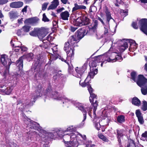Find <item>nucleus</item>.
I'll return each mask as SVG.
<instances>
[{
    "label": "nucleus",
    "mask_w": 147,
    "mask_h": 147,
    "mask_svg": "<svg viewBox=\"0 0 147 147\" xmlns=\"http://www.w3.org/2000/svg\"><path fill=\"white\" fill-rule=\"evenodd\" d=\"M52 45H53V47L51 48V50L54 55L51 54L50 55L48 56V57L49 58H50V59H49L50 61L48 62V64H51L52 61L55 60H51V56L52 55H53L55 57H57L58 55H59L58 54H57V51L58 50V48L57 47V45H55H55L54 44H52Z\"/></svg>",
    "instance_id": "obj_20"
},
{
    "label": "nucleus",
    "mask_w": 147,
    "mask_h": 147,
    "mask_svg": "<svg viewBox=\"0 0 147 147\" xmlns=\"http://www.w3.org/2000/svg\"><path fill=\"white\" fill-rule=\"evenodd\" d=\"M15 39H12L11 40L10 44L13 46V47L17 48L15 49V51L16 52H18L20 50V47L17 46L16 44L18 43H20V45H22L20 42L16 41L14 40Z\"/></svg>",
    "instance_id": "obj_30"
},
{
    "label": "nucleus",
    "mask_w": 147,
    "mask_h": 147,
    "mask_svg": "<svg viewBox=\"0 0 147 147\" xmlns=\"http://www.w3.org/2000/svg\"><path fill=\"white\" fill-rule=\"evenodd\" d=\"M69 134L70 136L67 135L68 139H70V143H68L67 147H77L78 146V140L79 133L74 131Z\"/></svg>",
    "instance_id": "obj_9"
},
{
    "label": "nucleus",
    "mask_w": 147,
    "mask_h": 147,
    "mask_svg": "<svg viewBox=\"0 0 147 147\" xmlns=\"http://www.w3.org/2000/svg\"><path fill=\"white\" fill-rule=\"evenodd\" d=\"M76 131V128L74 127L73 126H71L68 127L66 129L64 130L63 131V133L67 132H73L75 131Z\"/></svg>",
    "instance_id": "obj_41"
},
{
    "label": "nucleus",
    "mask_w": 147,
    "mask_h": 147,
    "mask_svg": "<svg viewBox=\"0 0 147 147\" xmlns=\"http://www.w3.org/2000/svg\"><path fill=\"white\" fill-rule=\"evenodd\" d=\"M87 88L90 94L91 93H92L93 90L92 88L90 85L89 84L87 86Z\"/></svg>",
    "instance_id": "obj_60"
},
{
    "label": "nucleus",
    "mask_w": 147,
    "mask_h": 147,
    "mask_svg": "<svg viewBox=\"0 0 147 147\" xmlns=\"http://www.w3.org/2000/svg\"><path fill=\"white\" fill-rule=\"evenodd\" d=\"M129 48L133 49L134 51L138 47V44L135 41L133 40L130 39Z\"/></svg>",
    "instance_id": "obj_35"
},
{
    "label": "nucleus",
    "mask_w": 147,
    "mask_h": 147,
    "mask_svg": "<svg viewBox=\"0 0 147 147\" xmlns=\"http://www.w3.org/2000/svg\"><path fill=\"white\" fill-rule=\"evenodd\" d=\"M74 49L70 47V50L66 51L67 57L66 60L69 61L70 60L71 61V60H73L74 54Z\"/></svg>",
    "instance_id": "obj_21"
},
{
    "label": "nucleus",
    "mask_w": 147,
    "mask_h": 147,
    "mask_svg": "<svg viewBox=\"0 0 147 147\" xmlns=\"http://www.w3.org/2000/svg\"><path fill=\"white\" fill-rule=\"evenodd\" d=\"M94 106L93 108V115L91 114V112L92 111V108L86 106H84L82 105L81 103H78L76 104V107L78 108V109L80 110L83 114V119L82 122H84L86 118L87 113H88L90 117L94 119V126L98 130H99L100 127V125L99 123V121L98 122L95 120L96 119V111L97 109V102L96 101L93 104Z\"/></svg>",
    "instance_id": "obj_2"
},
{
    "label": "nucleus",
    "mask_w": 147,
    "mask_h": 147,
    "mask_svg": "<svg viewBox=\"0 0 147 147\" xmlns=\"http://www.w3.org/2000/svg\"><path fill=\"white\" fill-rule=\"evenodd\" d=\"M40 60H37V61L36 62L32 65V71H34L36 72L35 73V77L36 79H40L44 77L46 74L44 71L42 67L40 66L39 64Z\"/></svg>",
    "instance_id": "obj_8"
},
{
    "label": "nucleus",
    "mask_w": 147,
    "mask_h": 147,
    "mask_svg": "<svg viewBox=\"0 0 147 147\" xmlns=\"http://www.w3.org/2000/svg\"><path fill=\"white\" fill-rule=\"evenodd\" d=\"M40 40V41H42V42L44 43H46L47 42V41H49V38H52L53 39H54V37H39Z\"/></svg>",
    "instance_id": "obj_44"
},
{
    "label": "nucleus",
    "mask_w": 147,
    "mask_h": 147,
    "mask_svg": "<svg viewBox=\"0 0 147 147\" xmlns=\"http://www.w3.org/2000/svg\"><path fill=\"white\" fill-rule=\"evenodd\" d=\"M92 23L93 26L91 27H89V30H92L94 32H95L96 31V29L98 25V22L97 20L94 19V18L92 17Z\"/></svg>",
    "instance_id": "obj_24"
},
{
    "label": "nucleus",
    "mask_w": 147,
    "mask_h": 147,
    "mask_svg": "<svg viewBox=\"0 0 147 147\" xmlns=\"http://www.w3.org/2000/svg\"><path fill=\"white\" fill-rule=\"evenodd\" d=\"M31 28V26L28 25H24L22 27V30L25 32H28L30 31V29Z\"/></svg>",
    "instance_id": "obj_43"
},
{
    "label": "nucleus",
    "mask_w": 147,
    "mask_h": 147,
    "mask_svg": "<svg viewBox=\"0 0 147 147\" xmlns=\"http://www.w3.org/2000/svg\"><path fill=\"white\" fill-rule=\"evenodd\" d=\"M87 34V32H86V30L82 28L78 30L75 33L76 35H77V37H84Z\"/></svg>",
    "instance_id": "obj_26"
},
{
    "label": "nucleus",
    "mask_w": 147,
    "mask_h": 147,
    "mask_svg": "<svg viewBox=\"0 0 147 147\" xmlns=\"http://www.w3.org/2000/svg\"><path fill=\"white\" fill-rule=\"evenodd\" d=\"M11 75L12 76V78H11V80L14 79L15 80L17 79L20 76V75L16 73H13Z\"/></svg>",
    "instance_id": "obj_46"
},
{
    "label": "nucleus",
    "mask_w": 147,
    "mask_h": 147,
    "mask_svg": "<svg viewBox=\"0 0 147 147\" xmlns=\"http://www.w3.org/2000/svg\"><path fill=\"white\" fill-rule=\"evenodd\" d=\"M48 29L41 27L40 28V36L45 37L49 33Z\"/></svg>",
    "instance_id": "obj_33"
},
{
    "label": "nucleus",
    "mask_w": 147,
    "mask_h": 147,
    "mask_svg": "<svg viewBox=\"0 0 147 147\" xmlns=\"http://www.w3.org/2000/svg\"><path fill=\"white\" fill-rule=\"evenodd\" d=\"M45 96H46L52 98L54 99L60 100H64L65 101H63V103H64L65 102H71L72 101L71 99H70L65 96L61 97L59 96V93L57 92L53 91L51 88V85L50 84H49L46 90L45 93H44Z\"/></svg>",
    "instance_id": "obj_7"
},
{
    "label": "nucleus",
    "mask_w": 147,
    "mask_h": 147,
    "mask_svg": "<svg viewBox=\"0 0 147 147\" xmlns=\"http://www.w3.org/2000/svg\"><path fill=\"white\" fill-rule=\"evenodd\" d=\"M136 114L137 117L142 116L141 113L139 110H137L136 111Z\"/></svg>",
    "instance_id": "obj_59"
},
{
    "label": "nucleus",
    "mask_w": 147,
    "mask_h": 147,
    "mask_svg": "<svg viewBox=\"0 0 147 147\" xmlns=\"http://www.w3.org/2000/svg\"><path fill=\"white\" fill-rule=\"evenodd\" d=\"M131 79L134 82H136L137 85L141 88V91L144 95L147 94V79L142 75L138 76L137 80V74L136 72L133 71L130 74Z\"/></svg>",
    "instance_id": "obj_4"
},
{
    "label": "nucleus",
    "mask_w": 147,
    "mask_h": 147,
    "mask_svg": "<svg viewBox=\"0 0 147 147\" xmlns=\"http://www.w3.org/2000/svg\"><path fill=\"white\" fill-rule=\"evenodd\" d=\"M102 117H100L101 118H102V119H105V118L107 116V115L106 113H105V111H103L102 112Z\"/></svg>",
    "instance_id": "obj_62"
},
{
    "label": "nucleus",
    "mask_w": 147,
    "mask_h": 147,
    "mask_svg": "<svg viewBox=\"0 0 147 147\" xmlns=\"http://www.w3.org/2000/svg\"><path fill=\"white\" fill-rule=\"evenodd\" d=\"M59 4V2L58 0H53L52 2V3L47 8V10L53 9H55Z\"/></svg>",
    "instance_id": "obj_29"
},
{
    "label": "nucleus",
    "mask_w": 147,
    "mask_h": 147,
    "mask_svg": "<svg viewBox=\"0 0 147 147\" xmlns=\"http://www.w3.org/2000/svg\"><path fill=\"white\" fill-rule=\"evenodd\" d=\"M43 88L40 85H38L36 90L25 99H20L17 101V108L22 111L26 108H28L33 105L37 98L42 94Z\"/></svg>",
    "instance_id": "obj_1"
},
{
    "label": "nucleus",
    "mask_w": 147,
    "mask_h": 147,
    "mask_svg": "<svg viewBox=\"0 0 147 147\" xmlns=\"http://www.w3.org/2000/svg\"><path fill=\"white\" fill-rule=\"evenodd\" d=\"M13 87L11 86H9L6 84H0V90L3 93L7 95L9 94L11 92Z\"/></svg>",
    "instance_id": "obj_15"
},
{
    "label": "nucleus",
    "mask_w": 147,
    "mask_h": 147,
    "mask_svg": "<svg viewBox=\"0 0 147 147\" xmlns=\"http://www.w3.org/2000/svg\"><path fill=\"white\" fill-rule=\"evenodd\" d=\"M24 121V123L26 124L28 127L31 129H33L34 130L40 131V134H39L40 136H41V138H43V140L47 139L48 137H49L50 138L53 137V133L48 132L45 130L40 129L39 125L37 123L29 119H25Z\"/></svg>",
    "instance_id": "obj_3"
},
{
    "label": "nucleus",
    "mask_w": 147,
    "mask_h": 147,
    "mask_svg": "<svg viewBox=\"0 0 147 147\" xmlns=\"http://www.w3.org/2000/svg\"><path fill=\"white\" fill-rule=\"evenodd\" d=\"M105 13L106 14L105 15L106 19V23L107 24H109L110 20L112 19L113 20V19L111 16V13L109 11L107 8H106Z\"/></svg>",
    "instance_id": "obj_27"
},
{
    "label": "nucleus",
    "mask_w": 147,
    "mask_h": 147,
    "mask_svg": "<svg viewBox=\"0 0 147 147\" xmlns=\"http://www.w3.org/2000/svg\"><path fill=\"white\" fill-rule=\"evenodd\" d=\"M9 14L11 19L15 18L16 16V13L13 11H11L9 12Z\"/></svg>",
    "instance_id": "obj_52"
},
{
    "label": "nucleus",
    "mask_w": 147,
    "mask_h": 147,
    "mask_svg": "<svg viewBox=\"0 0 147 147\" xmlns=\"http://www.w3.org/2000/svg\"><path fill=\"white\" fill-rule=\"evenodd\" d=\"M70 44L69 43V42L68 41L66 42L64 45V47L63 48V49L64 51H66L67 50H68L69 49V45H70Z\"/></svg>",
    "instance_id": "obj_45"
},
{
    "label": "nucleus",
    "mask_w": 147,
    "mask_h": 147,
    "mask_svg": "<svg viewBox=\"0 0 147 147\" xmlns=\"http://www.w3.org/2000/svg\"><path fill=\"white\" fill-rule=\"evenodd\" d=\"M138 121L140 123L142 124L144 123V120L142 116L138 117Z\"/></svg>",
    "instance_id": "obj_58"
},
{
    "label": "nucleus",
    "mask_w": 147,
    "mask_h": 147,
    "mask_svg": "<svg viewBox=\"0 0 147 147\" xmlns=\"http://www.w3.org/2000/svg\"><path fill=\"white\" fill-rule=\"evenodd\" d=\"M140 29L147 35V19L142 18L140 20Z\"/></svg>",
    "instance_id": "obj_17"
},
{
    "label": "nucleus",
    "mask_w": 147,
    "mask_h": 147,
    "mask_svg": "<svg viewBox=\"0 0 147 147\" xmlns=\"http://www.w3.org/2000/svg\"><path fill=\"white\" fill-rule=\"evenodd\" d=\"M87 79H86V78L84 80V81L82 83H81V81H80L79 82L80 84L82 87H85L86 86H88L89 85V83L88 82H86V80Z\"/></svg>",
    "instance_id": "obj_50"
},
{
    "label": "nucleus",
    "mask_w": 147,
    "mask_h": 147,
    "mask_svg": "<svg viewBox=\"0 0 147 147\" xmlns=\"http://www.w3.org/2000/svg\"><path fill=\"white\" fill-rule=\"evenodd\" d=\"M88 67V63L85 62L83 66L81 67H77L75 68L76 72L73 74V75L77 78H81L83 76V74L85 73V71Z\"/></svg>",
    "instance_id": "obj_14"
},
{
    "label": "nucleus",
    "mask_w": 147,
    "mask_h": 147,
    "mask_svg": "<svg viewBox=\"0 0 147 147\" xmlns=\"http://www.w3.org/2000/svg\"><path fill=\"white\" fill-rule=\"evenodd\" d=\"M90 72L89 73L86 79H88L89 78H93L94 76L97 73L98 70L96 68H90Z\"/></svg>",
    "instance_id": "obj_22"
},
{
    "label": "nucleus",
    "mask_w": 147,
    "mask_h": 147,
    "mask_svg": "<svg viewBox=\"0 0 147 147\" xmlns=\"http://www.w3.org/2000/svg\"><path fill=\"white\" fill-rule=\"evenodd\" d=\"M90 94V102L92 103V105H93V104L94 103V102H93L92 103V102L94 101V99H96V97L97 96L94 93H91ZM96 101H97V104L98 103V102L96 100H95V102ZM93 107H94V106L92 105Z\"/></svg>",
    "instance_id": "obj_37"
},
{
    "label": "nucleus",
    "mask_w": 147,
    "mask_h": 147,
    "mask_svg": "<svg viewBox=\"0 0 147 147\" xmlns=\"http://www.w3.org/2000/svg\"><path fill=\"white\" fill-rule=\"evenodd\" d=\"M17 34L18 36H20L21 35L24 36L25 34V33L22 30V29L21 28L20 29L18 30H17Z\"/></svg>",
    "instance_id": "obj_47"
},
{
    "label": "nucleus",
    "mask_w": 147,
    "mask_h": 147,
    "mask_svg": "<svg viewBox=\"0 0 147 147\" xmlns=\"http://www.w3.org/2000/svg\"><path fill=\"white\" fill-rule=\"evenodd\" d=\"M100 55L96 56L94 59V60H92L89 63V65L90 68H92L96 67L97 63L100 62Z\"/></svg>",
    "instance_id": "obj_18"
},
{
    "label": "nucleus",
    "mask_w": 147,
    "mask_h": 147,
    "mask_svg": "<svg viewBox=\"0 0 147 147\" xmlns=\"http://www.w3.org/2000/svg\"><path fill=\"white\" fill-rule=\"evenodd\" d=\"M105 30L104 32V34L105 35V36H107L108 35V29L105 27Z\"/></svg>",
    "instance_id": "obj_64"
},
{
    "label": "nucleus",
    "mask_w": 147,
    "mask_h": 147,
    "mask_svg": "<svg viewBox=\"0 0 147 147\" xmlns=\"http://www.w3.org/2000/svg\"><path fill=\"white\" fill-rule=\"evenodd\" d=\"M82 38L70 37L68 41L69 42V43L72 45V46H74V47H75V46H74V44L78 42Z\"/></svg>",
    "instance_id": "obj_28"
},
{
    "label": "nucleus",
    "mask_w": 147,
    "mask_h": 147,
    "mask_svg": "<svg viewBox=\"0 0 147 147\" xmlns=\"http://www.w3.org/2000/svg\"><path fill=\"white\" fill-rule=\"evenodd\" d=\"M142 140L144 141H147V131H145L142 134Z\"/></svg>",
    "instance_id": "obj_51"
},
{
    "label": "nucleus",
    "mask_w": 147,
    "mask_h": 147,
    "mask_svg": "<svg viewBox=\"0 0 147 147\" xmlns=\"http://www.w3.org/2000/svg\"><path fill=\"white\" fill-rule=\"evenodd\" d=\"M99 138L105 142H110L106 137L103 135H100L99 136Z\"/></svg>",
    "instance_id": "obj_48"
},
{
    "label": "nucleus",
    "mask_w": 147,
    "mask_h": 147,
    "mask_svg": "<svg viewBox=\"0 0 147 147\" xmlns=\"http://www.w3.org/2000/svg\"><path fill=\"white\" fill-rule=\"evenodd\" d=\"M58 58L61 59L63 61H65V62L67 64L68 66V70L69 72L70 73L73 68V67L71 63V60L70 61V60H69V61H68V60H65L60 55H58L57 57H55L53 55H51V60H56Z\"/></svg>",
    "instance_id": "obj_16"
},
{
    "label": "nucleus",
    "mask_w": 147,
    "mask_h": 147,
    "mask_svg": "<svg viewBox=\"0 0 147 147\" xmlns=\"http://www.w3.org/2000/svg\"><path fill=\"white\" fill-rule=\"evenodd\" d=\"M26 125V127L27 130H29V132H27L25 138L26 144L28 145H30L31 147H37L38 144L34 142H31L30 144L29 143L31 141H35L36 140V137L37 136V132L33 129H31L28 127L26 124H25Z\"/></svg>",
    "instance_id": "obj_6"
},
{
    "label": "nucleus",
    "mask_w": 147,
    "mask_h": 147,
    "mask_svg": "<svg viewBox=\"0 0 147 147\" xmlns=\"http://www.w3.org/2000/svg\"><path fill=\"white\" fill-rule=\"evenodd\" d=\"M142 109L144 111L147 110V102L146 101H144L143 102Z\"/></svg>",
    "instance_id": "obj_49"
},
{
    "label": "nucleus",
    "mask_w": 147,
    "mask_h": 147,
    "mask_svg": "<svg viewBox=\"0 0 147 147\" xmlns=\"http://www.w3.org/2000/svg\"><path fill=\"white\" fill-rule=\"evenodd\" d=\"M107 55L108 57L107 59L108 62L113 63L116 61L120 62L123 60L122 57L118 55L116 52H112L110 53L108 52H107Z\"/></svg>",
    "instance_id": "obj_13"
},
{
    "label": "nucleus",
    "mask_w": 147,
    "mask_h": 147,
    "mask_svg": "<svg viewBox=\"0 0 147 147\" xmlns=\"http://www.w3.org/2000/svg\"><path fill=\"white\" fill-rule=\"evenodd\" d=\"M34 58L33 54L31 53H29L27 54L24 55L20 57L17 61L16 65L19 69V70L21 71L23 67V58L26 59L29 61H30Z\"/></svg>",
    "instance_id": "obj_10"
},
{
    "label": "nucleus",
    "mask_w": 147,
    "mask_h": 147,
    "mask_svg": "<svg viewBox=\"0 0 147 147\" xmlns=\"http://www.w3.org/2000/svg\"><path fill=\"white\" fill-rule=\"evenodd\" d=\"M117 137L118 139V145L119 146V147H123L122 145V144L121 143V137Z\"/></svg>",
    "instance_id": "obj_61"
},
{
    "label": "nucleus",
    "mask_w": 147,
    "mask_h": 147,
    "mask_svg": "<svg viewBox=\"0 0 147 147\" xmlns=\"http://www.w3.org/2000/svg\"><path fill=\"white\" fill-rule=\"evenodd\" d=\"M42 16V20L44 22H48L50 20L47 17L45 13L43 14Z\"/></svg>",
    "instance_id": "obj_54"
},
{
    "label": "nucleus",
    "mask_w": 147,
    "mask_h": 147,
    "mask_svg": "<svg viewBox=\"0 0 147 147\" xmlns=\"http://www.w3.org/2000/svg\"><path fill=\"white\" fill-rule=\"evenodd\" d=\"M60 16L61 19L63 20H68V18L69 16V14L67 11H65L61 13Z\"/></svg>",
    "instance_id": "obj_32"
},
{
    "label": "nucleus",
    "mask_w": 147,
    "mask_h": 147,
    "mask_svg": "<svg viewBox=\"0 0 147 147\" xmlns=\"http://www.w3.org/2000/svg\"><path fill=\"white\" fill-rule=\"evenodd\" d=\"M124 130L123 129H117V137H121L123 135Z\"/></svg>",
    "instance_id": "obj_42"
},
{
    "label": "nucleus",
    "mask_w": 147,
    "mask_h": 147,
    "mask_svg": "<svg viewBox=\"0 0 147 147\" xmlns=\"http://www.w3.org/2000/svg\"><path fill=\"white\" fill-rule=\"evenodd\" d=\"M8 2V0H0V5H3L6 3Z\"/></svg>",
    "instance_id": "obj_63"
},
{
    "label": "nucleus",
    "mask_w": 147,
    "mask_h": 147,
    "mask_svg": "<svg viewBox=\"0 0 147 147\" xmlns=\"http://www.w3.org/2000/svg\"><path fill=\"white\" fill-rule=\"evenodd\" d=\"M74 7L73 8L72 12H73L79 9H85L86 7L85 6L82 5H78L77 3L74 4Z\"/></svg>",
    "instance_id": "obj_31"
},
{
    "label": "nucleus",
    "mask_w": 147,
    "mask_h": 147,
    "mask_svg": "<svg viewBox=\"0 0 147 147\" xmlns=\"http://www.w3.org/2000/svg\"><path fill=\"white\" fill-rule=\"evenodd\" d=\"M11 63L10 59L7 58L5 55L1 56L0 61V73L4 71L3 75L5 77L9 74V69Z\"/></svg>",
    "instance_id": "obj_5"
},
{
    "label": "nucleus",
    "mask_w": 147,
    "mask_h": 147,
    "mask_svg": "<svg viewBox=\"0 0 147 147\" xmlns=\"http://www.w3.org/2000/svg\"><path fill=\"white\" fill-rule=\"evenodd\" d=\"M61 74H57L54 75L53 77V79L54 81H55L59 79V78L61 76Z\"/></svg>",
    "instance_id": "obj_56"
},
{
    "label": "nucleus",
    "mask_w": 147,
    "mask_h": 147,
    "mask_svg": "<svg viewBox=\"0 0 147 147\" xmlns=\"http://www.w3.org/2000/svg\"><path fill=\"white\" fill-rule=\"evenodd\" d=\"M79 136L82 138L83 140H80L79 139L78 146L79 147H95V145L92 144V142L91 140H87L85 135H82L79 133Z\"/></svg>",
    "instance_id": "obj_11"
},
{
    "label": "nucleus",
    "mask_w": 147,
    "mask_h": 147,
    "mask_svg": "<svg viewBox=\"0 0 147 147\" xmlns=\"http://www.w3.org/2000/svg\"><path fill=\"white\" fill-rule=\"evenodd\" d=\"M38 21V20L34 18H31L26 19L24 22L25 24H32L36 23Z\"/></svg>",
    "instance_id": "obj_34"
},
{
    "label": "nucleus",
    "mask_w": 147,
    "mask_h": 147,
    "mask_svg": "<svg viewBox=\"0 0 147 147\" xmlns=\"http://www.w3.org/2000/svg\"><path fill=\"white\" fill-rule=\"evenodd\" d=\"M23 5L22 1L13 2L10 4V6L13 8H19L21 7Z\"/></svg>",
    "instance_id": "obj_25"
},
{
    "label": "nucleus",
    "mask_w": 147,
    "mask_h": 147,
    "mask_svg": "<svg viewBox=\"0 0 147 147\" xmlns=\"http://www.w3.org/2000/svg\"><path fill=\"white\" fill-rule=\"evenodd\" d=\"M117 121L118 122L122 123L125 121V117L122 115L118 116L117 118Z\"/></svg>",
    "instance_id": "obj_39"
},
{
    "label": "nucleus",
    "mask_w": 147,
    "mask_h": 147,
    "mask_svg": "<svg viewBox=\"0 0 147 147\" xmlns=\"http://www.w3.org/2000/svg\"><path fill=\"white\" fill-rule=\"evenodd\" d=\"M122 42L120 49L124 51L128 48L129 44L130 45V39H123Z\"/></svg>",
    "instance_id": "obj_19"
},
{
    "label": "nucleus",
    "mask_w": 147,
    "mask_h": 147,
    "mask_svg": "<svg viewBox=\"0 0 147 147\" xmlns=\"http://www.w3.org/2000/svg\"><path fill=\"white\" fill-rule=\"evenodd\" d=\"M40 28H35L33 30L31 31L29 33L30 35L33 36H40Z\"/></svg>",
    "instance_id": "obj_23"
},
{
    "label": "nucleus",
    "mask_w": 147,
    "mask_h": 147,
    "mask_svg": "<svg viewBox=\"0 0 147 147\" xmlns=\"http://www.w3.org/2000/svg\"><path fill=\"white\" fill-rule=\"evenodd\" d=\"M127 147H136L134 141L131 139H128Z\"/></svg>",
    "instance_id": "obj_40"
},
{
    "label": "nucleus",
    "mask_w": 147,
    "mask_h": 147,
    "mask_svg": "<svg viewBox=\"0 0 147 147\" xmlns=\"http://www.w3.org/2000/svg\"><path fill=\"white\" fill-rule=\"evenodd\" d=\"M131 26L134 28L135 29H137L138 28L137 22H133L131 24Z\"/></svg>",
    "instance_id": "obj_53"
},
{
    "label": "nucleus",
    "mask_w": 147,
    "mask_h": 147,
    "mask_svg": "<svg viewBox=\"0 0 147 147\" xmlns=\"http://www.w3.org/2000/svg\"><path fill=\"white\" fill-rule=\"evenodd\" d=\"M49 3H45L42 5V11H45L47 9Z\"/></svg>",
    "instance_id": "obj_55"
},
{
    "label": "nucleus",
    "mask_w": 147,
    "mask_h": 147,
    "mask_svg": "<svg viewBox=\"0 0 147 147\" xmlns=\"http://www.w3.org/2000/svg\"><path fill=\"white\" fill-rule=\"evenodd\" d=\"M70 136L69 134L68 133L67 134H64L63 136V141L65 142V143L66 144V146H68V144H69L68 143H70V141H69L68 140H69L70 139H68L67 137V136Z\"/></svg>",
    "instance_id": "obj_38"
},
{
    "label": "nucleus",
    "mask_w": 147,
    "mask_h": 147,
    "mask_svg": "<svg viewBox=\"0 0 147 147\" xmlns=\"http://www.w3.org/2000/svg\"><path fill=\"white\" fill-rule=\"evenodd\" d=\"M20 50L22 52H24L28 50V48L24 45L20 47Z\"/></svg>",
    "instance_id": "obj_57"
},
{
    "label": "nucleus",
    "mask_w": 147,
    "mask_h": 147,
    "mask_svg": "<svg viewBox=\"0 0 147 147\" xmlns=\"http://www.w3.org/2000/svg\"><path fill=\"white\" fill-rule=\"evenodd\" d=\"M132 102L133 104L137 106L140 105L141 104L140 101L136 97H134L133 98Z\"/></svg>",
    "instance_id": "obj_36"
},
{
    "label": "nucleus",
    "mask_w": 147,
    "mask_h": 147,
    "mask_svg": "<svg viewBox=\"0 0 147 147\" xmlns=\"http://www.w3.org/2000/svg\"><path fill=\"white\" fill-rule=\"evenodd\" d=\"M90 20L87 16L84 15L76 19L75 25L79 26L87 25L90 24Z\"/></svg>",
    "instance_id": "obj_12"
}]
</instances>
